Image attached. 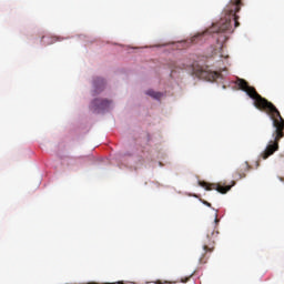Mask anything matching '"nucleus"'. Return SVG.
Masks as SVG:
<instances>
[{
  "label": "nucleus",
  "instance_id": "f257e3e1",
  "mask_svg": "<svg viewBox=\"0 0 284 284\" xmlns=\"http://www.w3.org/2000/svg\"><path fill=\"white\" fill-rule=\"evenodd\" d=\"M236 85L240 90L246 92L250 99H253L254 106L262 112H266L270 119L273 121L274 131L272 133V140H270L266 149L262 153V159H270L274 152H278V141L284 139V119L281 115V111L274 105V103L267 101V99L262 98L254 87H250L247 81L243 79L236 80Z\"/></svg>",
  "mask_w": 284,
  "mask_h": 284
},
{
  "label": "nucleus",
  "instance_id": "f03ea898",
  "mask_svg": "<svg viewBox=\"0 0 284 284\" xmlns=\"http://www.w3.org/2000/svg\"><path fill=\"white\" fill-rule=\"evenodd\" d=\"M241 8H243V1L231 0L229 4L225 7L223 12L224 16L221 18L219 23L214 24L204 33H199L197 36H194L191 39L192 43H199V41H201L203 37H205V34L234 32V29H232V23H234V28H239V26H241V22H239L240 17L236 14V12H241Z\"/></svg>",
  "mask_w": 284,
  "mask_h": 284
},
{
  "label": "nucleus",
  "instance_id": "7ed1b4c3",
  "mask_svg": "<svg viewBox=\"0 0 284 284\" xmlns=\"http://www.w3.org/2000/svg\"><path fill=\"white\" fill-rule=\"evenodd\" d=\"M219 225V214H215V219L213 222L214 230H209L206 236L203 239V250L205 254L207 252H214V245L216 243V236H219V231H216V226Z\"/></svg>",
  "mask_w": 284,
  "mask_h": 284
},
{
  "label": "nucleus",
  "instance_id": "20e7f679",
  "mask_svg": "<svg viewBox=\"0 0 284 284\" xmlns=\"http://www.w3.org/2000/svg\"><path fill=\"white\" fill-rule=\"evenodd\" d=\"M201 187L207 190V192H212V190H216L220 194H227L236 185V182L232 181L231 185L222 184V183H207V182H200Z\"/></svg>",
  "mask_w": 284,
  "mask_h": 284
},
{
  "label": "nucleus",
  "instance_id": "39448f33",
  "mask_svg": "<svg viewBox=\"0 0 284 284\" xmlns=\"http://www.w3.org/2000/svg\"><path fill=\"white\" fill-rule=\"evenodd\" d=\"M193 72L197 79H202L203 81H214L215 79H219L217 72L210 71L204 67L194 68Z\"/></svg>",
  "mask_w": 284,
  "mask_h": 284
},
{
  "label": "nucleus",
  "instance_id": "423d86ee",
  "mask_svg": "<svg viewBox=\"0 0 284 284\" xmlns=\"http://www.w3.org/2000/svg\"><path fill=\"white\" fill-rule=\"evenodd\" d=\"M111 103L110 100L95 99L91 102V110H93V112H102V110H108Z\"/></svg>",
  "mask_w": 284,
  "mask_h": 284
},
{
  "label": "nucleus",
  "instance_id": "0eeeda50",
  "mask_svg": "<svg viewBox=\"0 0 284 284\" xmlns=\"http://www.w3.org/2000/svg\"><path fill=\"white\" fill-rule=\"evenodd\" d=\"M245 172H250V163L245 162L242 166L235 172L234 179L241 180L245 179Z\"/></svg>",
  "mask_w": 284,
  "mask_h": 284
},
{
  "label": "nucleus",
  "instance_id": "6e6552de",
  "mask_svg": "<svg viewBox=\"0 0 284 284\" xmlns=\"http://www.w3.org/2000/svg\"><path fill=\"white\" fill-rule=\"evenodd\" d=\"M94 88L95 94H98V92H103V88H105V80H103L102 78H97L94 80Z\"/></svg>",
  "mask_w": 284,
  "mask_h": 284
},
{
  "label": "nucleus",
  "instance_id": "1a4fd4ad",
  "mask_svg": "<svg viewBox=\"0 0 284 284\" xmlns=\"http://www.w3.org/2000/svg\"><path fill=\"white\" fill-rule=\"evenodd\" d=\"M146 94H148L149 97H152V99H156L158 101L161 99V97H163V93L156 92V91H154V90H149V91H146Z\"/></svg>",
  "mask_w": 284,
  "mask_h": 284
},
{
  "label": "nucleus",
  "instance_id": "9d476101",
  "mask_svg": "<svg viewBox=\"0 0 284 284\" xmlns=\"http://www.w3.org/2000/svg\"><path fill=\"white\" fill-rule=\"evenodd\" d=\"M194 274H191L189 277L182 278L181 283H187V281H190V278H192Z\"/></svg>",
  "mask_w": 284,
  "mask_h": 284
},
{
  "label": "nucleus",
  "instance_id": "9b49d317",
  "mask_svg": "<svg viewBox=\"0 0 284 284\" xmlns=\"http://www.w3.org/2000/svg\"><path fill=\"white\" fill-rule=\"evenodd\" d=\"M200 263H207V261H205L204 257H201Z\"/></svg>",
  "mask_w": 284,
  "mask_h": 284
},
{
  "label": "nucleus",
  "instance_id": "f8f14e48",
  "mask_svg": "<svg viewBox=\"0 0 284 284\" xmlns=\"http://www.w3.org/2000/svg\"><path fill=\"white\" fill-rule=\"evenodd\" d=\"M204 205H207V207H212V204L209 202H204Z\"/></svg>",
  "mask_w": 284,
  "mask_h": 284
},
{
  "label": "nucleus",
  "instance_id": "ddd939ff",
  "mask_svg": "<svg viewBox=\"0 0 284 284\" xmlns=\"http://www.w3.org/2000/svg\"><path fill=\"white\" fill-rule=\"evenodd\" d=\"M278 179H280V181H281L282 183H284V178H281V176H280Z\"/></svg>",
  "mask_w": 284,
  "mask_h": 284
},
{
  "label": "nucleus",
  "instance_id": "4468645a",
  "mask_svg": "<svg viewBox=\"0 0 284 284\" xmlns=\"http://www.w3.org/2000/svg\"><path fill=\"white\" fill-rule=\"evenodd\" d=\"M155 284H163V282H161V281H158V282H155Z\"/></svg>",
  "mask_w": 284,
  "mask_h": 284
},
{
  "label": "nucleus",
  "instance_id": "2eb2a0df",
  "mask_svg": "<svg viewBox=\"0 0 284 284\" xmlns=\"http://www.w3.org/2000/svg\"><path fill=\"white\" fill-rule=\"evenodd\" d=\"M221 57H222V58H224V59H227V55H223V54H221Z\"/></svg>",
  "mask_w": 284,
  "mask_h": 284
},
{
  "label": "nucleus",
  "instance_id": "dca6fc26",
  "mask_svg": "<svg viewBox=\"0 0 284 284\" xmlns=\"http://www.w3.org/2000/svg\"><path fill=\"white\" fill-rule=\"evenodd\" d=\"M118 284H124L123 282H118Z\"/></svg>",
  "mask_w": 284,
  "mask_h": 284
}]
</instances>
